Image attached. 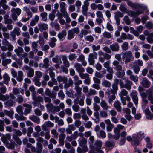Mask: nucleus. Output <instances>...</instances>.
Here are the masks:
<instances>
[{"mask_svg":"<svg viewBox=\"0 0 153 153\" xmlns=\"http://www.w3.org/2000/svg\"><path fill=\"white\" fill-rule=\"evenodd\" d=\"M79 76L80 78L83 79H86L89 76V75L87 73H82V72L79 73Z\"/></svg>","mask_w":153,"mask_h":153,"instance_id":"55","label":"nucleus"},{"mask_svg":"<svg viewBox=\"0 0 153 153\" xmlns=\"http://www.w3.org/2000/svg\"><path fill=\"white\" fill-rule=\"evenodd\" d=\"M67 35V32L66 30H63L58 34L57 36L61 40H63Z\"/></svg>","mask_w":153,"mask_h":153,"instance_id":"15","label":"nucleus"},{"mask_svg":"<svg viewBox=\"0 0 153 153\" xmlns=\"http://www.w3.org/2000/svg\"><path fill=\"white\" fill-rule=\"evenodd\" d=\"M97 54L95 52L93 53H90L89 55V57L94 59H97Z\"/></svg>","mask_w":153,"mask_h":153,"instance_id":"63","label":"nucleus"},{"mask_svg":"<svg viewBox=\"0 0 153 153\" xmlns=\"http://www.w3.org/2000/svg\"><path fill=\"white\" fill-rule=\"evenodd\" d=\"M2 44L5 46H6L8 49L10 50H12L13 49V47L6 39L3 40Z\"/></svg>","mask_w":153,"mask_h":153,"instance_id":"21","label":"nucleus"},{"mask_svg":"<svg viewBox=\"0 0 153 153\" xmlns=\"http://www.w3.org/2000/svg\"><path fill=\"white\" fill-rule=\"evenodd\" d=\"M22 70H26L28 71L27 73V76L29 77H32L34 74V71L32 68L29 67L28 66L26 65L22 68Z\"/></svg>","mask_w":153,"mask_h":153,"instance_id":"9","label":"nucleus"},{"mask_svg":"<svg viewBox=\"0 0 153 153\" xmlns=\"http://www.w3.org/2000/svg\"><path fill=\"white\" fill-rule=\"evenodd\" d=\"M11 12L15 14H16L17 16H19L21 12V10L19 8H12L11 10Z\"/></svg>","mask_w":153,"mask_h":153,"instance_id":"36","label":"nucleus"},{"mask_svg":"<svg viewBox=\"0 0 153 153\" xmlns=\"http://www.w3.org/2000/svg\"><path fill=\"white\" fill-rule=\"evenodd\" d=\"M23 72L21 71H19L18 72V75L16 77V79L18 82H21L23 80Z\"/></svg>","mask_w":153,"mask_h":153,"instance_id":"28","label":"nucleus"},{"mask_svg":"<svg viewBox=\"0 0 153 153\" xmlns=\"http://www.w3.org/2000/svg\"><path fill=\"white\" fill-rule=\"evenodd\" d=\"M4 123L2 120L0 119V131L3 132L4 130Z\"/></svg>","mask_w":153,"mask_h":153,"instance_id":"58","label":"nucleus"},{"mask_svg":"<svg viewBox=\"0 0 153 153\" xmlns=\"http://www.w3.org/2000/svg\"><path fill=\"white\" fill-rule=\"evenodd\" d=\"M10 142H7L4 143L7 147L9 149L13 150L14 149L16 143L13 140H10Z\"/></svg>","mask_w":153,"mask_h":153,"instance_id":"12","label":"nucleus"},{"mask_svg":"<svg viewBox=\"0 0 153 153\" xmlns=\"http://www.w3.org/2000/svg\"><path fill=\"white\" fill-rule=\"evenodd\" d=\"M19 36L20 34V29L18 27L15 28L13 31L11 32V35L13 37L15 36V34Z\"/></svg>","mask_w":153,"mask_h":153,"instance_id":"33","label":"nucleus"},{"mask_svg":"<svg viewBox=\"0 0 153 153\" xmlns=\"http://www.w3.org/2000/svg\"><path fill=\"white\" fill-rule=\"evenodd\" d=\"M87 142V139L85 138H83L79 143V145L81 147L87 146L85 145Z\"/></svg>","mask_w":153,"mask_h":153,"instance_id":"38","label":"nucleus"},{"mask_svg":"<svg viewBox=\"0 0 153 153\" xmlns=\"http://www.w3.org/2000/svg\"><path fill=\"white\" fill-rule=\"evenodd\" d=\"M51 25L52 27H54L56 30H58L60 29L59 25L57 23L52 22L51 24Z\"/></svg>","mask_w":153,"mask_h":153,"instance_id":"52","label":"nucleus"},{"mask_svg":"<svg viewBox=\"0 0 153 153\" xmlns=\"http://www.w3.org/2000/svg\"><path fill=\"white\" fill-rule=\"evenodd\" d=\"M141 84L143 87L148 88L149 86L150 82L146 79L144 78L141 82Z\"/></svg>","mask_w":153,"mask_h":153,"instance_id":"37","label":"nucleus"},{"mask_svg":"<svg viewBox=\"0 0 153 153\" xmlns=\"http://www.w3.org/2000/svg\"><path fill=\"white\" fill-rule=\"evenodd\" d=\"M74 36V34L70 30H69L68 31V34L67 36L68 39L69 40H71L73 39Z\"/></svg>","mask_w":153,"mask_h":153,"instance_id":"47","label":"nucleus"},{"mask_svg":"<svg viewBox=\"0 0 153 153\" xmlns=\"http://www.w3.org/2000/svg\"><path fill=\"white\" fill-rule=\"evenodd\" d=\"M46 106L48 109L54 114L60 111V108L58 106H54L52 104H48L46 105Z\"/></svg>","mask_w":153,"mask_h":153,"instance_id":"4","label":"nucleus"},{"mask_svg":"<svg viewBox=\"0 0 153 153\" xmlns=\"http://www.w3.org/2000/svg\"><path fill=\"white\" fill-rule=\"evenodd\" d=\"M94 115L95 117V119H93L95 122L97 123H98L100 121L99 114L98 112H95L94 113Z\"/></svg>","mask_w":153,"mask_h":153,"instance_id":"39","label":"nucleus"},{"mask_svg":"<svg viewBox=\"0 0 153 153\" xmlns=\"http://www.w3.org/2000/svg\"><path fill=\"white\" fill-rule=\"evenodd\" d=\"M132 53L131 51H127L122 54V59L125 63L129 62L132 58Z\"/></svg>","mask_w":153,"mask_h":153,"instance_id":"3","label":"nucleus"},{"mask_svg":"<svg viewBox=\"0 0 153 153\" xmlns=\"http://www.w3.org/2000/svg\"><path fill=\"white\" fill-rule=\"evenodd\" d=\"M74 67L76 68V70L79 73L84 72L85 71L84 69L82 67V65L78 63L75 64Z\"/></svg>","mask_w":153,"mask_h":153,"instance_id":"16","label":"nucleus"},{"mask_svg":"<svg viewBox=\"0 0 153 153\" xmlns=\"http://www.w3.org/2000/svg\"><path fill=\"white\" fill-rule=\"evenodd\" d=\"M97 135L98 137L102 138H104L106 137V134L103 130H100L99 133H97Z\"/></svg>","mask_w":153,"mask_h":153,"instance_id":"48","label":"nucleus"},{"mask_svg":"<svg viewBox=\"0 0 153 153\" xmlns=\"http://www.w3.org/2000/svg\"><path fill=\"white\" fill-rule=\"evenodd\" d=\"M101 106L106 110H107L110 108V106L107 105V103L105 101H102L100 103Z\"/></svg>","mask_w":153,"mask_h":153,"instance_id":"40","label":"nucleus"},{"mask_svg":"<svg viewBox=\"0 0 153 153\" xmlns=\"http://www.w3.org/2000/svg\"><path fill=\"white\" fill-rule=\"evenodd\" d=\"M10 139L11 136L9 134H7L5 135L3 134L1 137V140L4 143L7 142L8 140L10 141Z\"/></svg>","mask_w":153,"mask_h":153,"instance_id":"18","label":"nucleus"},{"mask_svg":"<svg viewBox=\"0 0 153 153\" xmlns=\"http://www.w3.org/2000/svg\"><path fill=\"white\" fill-rule=\"evenodd\" d=\"M13 94L14 95L18 94L20 93H21V95H23L24 94V90L20 88L19 89L14 88H13Z\"/></svg>","mask_w":153,"mask_h":153,"instance_id":"23","label":"nucleus"},{"mask_svg":"<svg viewBox=\"0 0 153 153\" xmlns=\"http://www.w3.org/2000/svg\"><path fill=\"white\" fill-rule=\"evenodd\" d=\"M121 37L123 40L128 39L132 40L133 39L134 36L130 34H126L125 33H122L121 34Z\"/></svg>","mask_w":153,"mask_h":153,"instance_id":"14","label":"nucleus"},{"mask_svg":"<svg viewBox=\"0 0 153 153\" xmlns=\"http://www.w3.org/2000/svg\"><path fill=\"white\" fill-rule=\"evenodd\" d=\"M33 99L35 102H33V104H34L35 106L36 105V102H39L41 101H42L43 100L42 97L40 96H33Z\"/></svg>","mask_w":153,"mask_h":153,"instance_id":"32","label":"nucleus"},{"mask_svg":"<svg viewBox=\"0 0 153 153\" xmlns=\"http://www.w3.org/2000/svg\"><path fill=\"white\" fill-rule=\"evenodd\" d=\"M94 149L96 151H98L99 149H101L102 145V142L100 140H97L95 141L94 144Z\"/></svg>","mask_w":153,"mask_h":153,"instance_id":"24","label":"nucleus"},{"mask_svg":"<svg viewBox=\"0 0 153 153\" xmlns=\"http://www.w3.org/2000/svg\"><path fill=\"white\" fill-rule=\"evenodd\" d=\"M37 152L39 153H41L43 148L42 145L39 142L36 143Z\"/></svg>","mask_w":153,"mask_h":153,"instance_id":"42","label":"nucleus"},{"mask_svg":"<svg viewBox=\"0 0 153 153\" xmlns=\"http://www.w3.org/2000/svg\"><path fill=\"white\" fill-rule=\"evenodd\" d=\"M126 83L124 85V87L127 89L130 90L131 88V86L132 85V82L129 80H127L126 81Z\"/></svg>","mask_w":153,"mask_h":153,"instance_id":"46","label":"nucleus"},{"mask_svg":"<svg viewBox=\"0 0 153 153\" xmlns=\"http://www.w3.org/2000/svg\"><path fill=\"white\" fill-rule=\"evenodd\" d=\"M52 61L53 62L57 64L55 65L56 68H59V65L62 63L60 56H57L53 58Z\"/></svg>","mask_w":153,"mask_h":153,"instance_id":"10","label":"nucleus"},{"mask_svg":"<svg viewBox=\"0 0 153 153\" xmlns=\"http://www.w3.org/2000/svg\"><path fill=\"white\" fill-rule=\"evenodd\" d=\"M115 69L118 71L117 73V75L118 77L122 78L125 74V72L123 70H122V67L120 65H118L115 67Z\"/></svg>","mask_w":153,"mask_h":153,"instance_id":"6","label":"nucleus"},{"mask_svg":"<svg viewBox=\"0 0 153 153\" xmlns=\"http://www.w3.org/2000/svg\"><path fill=\"white\" fill-rule=\"evenodd\" d=\"M121 100L122 103L124 105H125L126 104V100L128 101H129L130 100V98L129 96H121Z\"/></svg>","mask_w":153,"mask_h":153,"instance_id":"35","label":"nucleus"},{"mask_svg":"<svg viewBox=\"0 0 153 153\" xmlns=\"http://www.w3.org/2000/svg\"><path fill=\"white\" fill-rule=\"evenodd\" d=\"M38 27L39 30L41 32H42L43 30H45L48 28V25L45 23L39 24Z\"/></svg>","mask_w":153,"mask_h":153,"instance_id":"17","label":"nucleus"},{"mask_svg":"<svg viewBox=\"0 0 153 153\" xmlns=\"http://www.w3.org/2000/svg\"><path fill=\"white\" fill-rule=\"evenodd\" d=\"M11 60L10 59H2V64L4 66H5L7 64L10 63Z\"/></svg>","mask_w":153,"mask_h":153,"instance_id":"45","label":"nucleus"},{"mask_svg":"<svg viewBox=\"0 0 153 153\" xmlns=\"http://www.w3.org/2000/svg\"><path fill=\"white\" fill-rule=\"evenodd\" d=\"M102 84L103 86L107 87H109L111 85V84L110 82L106 80H104L102 82Z\"/></svg>","mask_w":153,"mask_h":153,"instance_id":"54","label":"nucleus"},{"mask_svg":"<svg viewBox=\"0 0 153 153\" xmlns=\"http://www.w3.org/2000/svg\"><path fill=\"white\" fill-rule=\"evenodd\" d=\"M128 44L127 42H124L121 45V48L123 50H126L128 48Z\"/></svg>","mask_w":153,"mask_h":153,"instance_id":"53","label":"nucleus"},{"mask_svg":"<svg viewBox=\"0 0 153 153\" xmlns=\"http://www.w3.org/2000/svg\"><path fill=\"white\" fill-rule=\"evenodd\" d=\"M123 20L126 25H129L130 24V21L128 16H125L123 19Z\"/></svg>","mask_w":153,"mask_h":153,"instance_id":"64","label":"nucleus"},{"mask_svg":"<svg viewBox=\"0 0 153 153\" xmlns=\"http://www.w3.org/2000/svg\"><path fill=\"white\" fill-rule=\"evenodd\" d=\"M115 14V18H119V17H122L123 16V14L119 11L115 12L114 13Z\"/></svg>","mask_w":153,"mask_h":153,"instance_id":"59","label":"nucleus"},{"mask_svg":"<svg viewBox=\"0 0 153 153\" xmlns=\"http://www.w3.org/2000/svg\"><path fill=\"white\" fill-rule=\"evenodd\" d=\"M14 51L18 56H19L23 52V48L21 47H18L17 49H15Z\"/></svg>","mask_w":153,"mask_h":153,"instance_id":"44","label":"nucleus"},{"mask_svg":"<svg viewBox=\"0 0 153 153\" xmlns=\"http://www.w3.org/2000/svg\"><path fill=\"white\" fill-rule=\"evenodd\" d=\"M57 41V39L56 38L52 37L50 40L49 44L51 47L53 48L55 47L56 45L55 42Z\"/></svg>","mask_w":153,"mask_h":153,"instance_id":"34","label":"nucleus"},{"mask_svg":"<svg viewBox=\"0 0 153 153\" xmlns=\"http://www.w3.org/2000/svg\"><path fill=\"white\" fill-rule=\"evenodd\" d=\"M127 4L128 6L131 7L134 9L136 8L137 6L144 9L147 8V6L144 4H135L129 1H127Z\"/></svg>","mask_w":153,"mask_h":153,"instance_id":"5","label":"nucleus"},{"mask_svg":"<svg viewBox=\"0 0 153 153\" xmlns=\"http://www.w3.org/2000/svg\"><path fill=\"white\" fill-rule=\"evenodd\" d=\"M59 6L61 12L63 13L67 12L66 11L67 4L63 2H59Z\"/></svg>","mask_w":153,"mask_h":153,"instance_id":"13","label":"nucleus"},{"mask_svg":"<svg viewBox=\"0 0 153 153\" xmlns=\"http://www.w3.org/2000/svg\"><path fill=\"white\" fill-rule=\"evenodd\" d=\"M4 83L6 84H8L10 81V77L7 73H5L3 75Z\"/></svg>","mask_w":153,"mask_h":153,"instance_id":"27","label":"nucleus"},{"mask_svg":"<svg viewBox=\"0 0 153 153\" xmlns=\"http://www.w3.org/2000/svg\"><path fill=\"white\" fill-rule=\"evenodd\" d=\"M132 137L134 145L137 146L140 144L139 141H141L144 137V134L143 133L140 132L133 135Z\"/></svg>","mask_w":153,"mask_h":153,"instance_id":"2","label":"nucleus"},{"mask_svg":"<svg viewBox=\"0 0 153 153\" xmlns=\"http://www.w3.org/2000/svg\"><path fill=\"white\" fill-rule=\"evenodd\" d=\"M40 16L42 18V19L44 21L47 20V14L45 12H43L41 13Z\"/></svg>","mask_w":153,"mask_h":153,"instance_id":"57","label":"nucleus"},{"mask_svg":"<svg viewBox=\"0 0 153 153\" xmlns=\"http://www.w3.org/2000/svg\"><path fill=\"white\" fill-rule=\"evenodd\" d=\"M13 131H15V133L13 135H15L16 136H20L22 135V133L20 130H16V129H14Z\"/></svg>","mask_w":153,"mask_h":153,"instance_id":"62","label":"nucleus"},{"mask_svg":"<svg viewBox=\"0 0 153 153\" xmlns=\"http://www.w3.org/2000/svg\"><path fill=\"white\" fill-rule=\"evenodd\" d=\"M120 10L123 13H127L129 16H130L132 17H135L137 15L142 14L143 13V11H138L137 12H133L131 11H128L124 6L123 4H121L119 7Z\"/></svg>","mask_w":153,"mask_h":153,"instance_id":"1","label":"nucleus"},{"mask_svg":"<svg viewBox=\"0 0 153 153\" xmlns=\"http://www.w3.org/2000/svg\"><path fill=\"white\" fill-rule=\"evenodd\" d=\"M148 42L151 43L153 42V33L149 34L147 38Z\"/></svg>","mask_w":153,"mask_h":153,"instance_id":"49","label":"nucleus"},{"mask_svg":"<svg viewBox=\"0 0 153 153\" xmlns=\"http://www.w3.org/2000/svg\"><path fill=\"white\" fill-rule=\"evenodd\" d=\"M121 103L118 101H115L114 104V106L118 112H120L122 110Z\"/></svg>","mask_w":153,"mask_h":153,"instance_id":"20","label":"nucleus"},{"mask_svg":"<svg viewBox=\"0 0 153 153\" xmlns=\"http://www.w3.org/2000/svg\"><path fill=\"white\" fill-rule=\"evenodd\" d=\"M92 125V123L90 121H88L84 123L85 127L87 128H90Z\"/></svg>","mask_w":153,"mask_h":153,"instance_id":"61","label":"nucleus"},{"mask_svg":"<svg viewBox=\"0 0 153 153\" xmlns=\"http://www.w3.org/2000/svg\"><path fill=\"white\" fill-rule=\"evenodd\" d=\"M106 149H112L114 146V143L110 141H107L105 143Z\"/></svg>","mask_w":153,"mask_h":153,"instance_id":"31","label":"nucleus"},{"mask_svg":"<svg viewBox=\"0 0 153 153\" xmlns=\"http://www.w3.org/2000/svg\"><path fill=\"white\" fill-rule=\"evenodd\" d=\"M84 4L82 6V13L85 16H86L88 10V7L89 5V2L87 0H85L83 2Z\"/></svg>","mask_w":153,"mask_h":153,"instance_id":"7","label":"nucleus"},{"mask_svg":"<svg viewBox=\"0 0 153 153\" xmlns=\"http://www.w3.org/2000/svg\"><path fill=\"white\" fill-rule=\"evenodd\" d=\"M100 115L101 117L103 118H106L108 116L107 111L103 110L100 111Z\"/></svg>","mask_w":153,"mask_h":153,"instance_id":"56","label":"nucleus"},{"mask_svg":"<svg viewBox=\"0 0 153 153\" xmlns=\"http://www.w3.org/2000/svg\"><path fill=\"white\" fill-rule=\"evenodd\" d=\"M54 124L50 121H48L45 122L42 126V129L44 131H45L47 127H52L53 126Z\"/></svg>","mask_w":153,"mask_h":153,"instance_id":"11","label":"nucleus"},{"mask_svg":"<svg viewBox=\"0 0 153 153\" xmlns=\"http://www.w3.org/2000/svg\"><path fill=\"white\" fill-rule=\"evenodd\" d=\"M4 112L5 115L9 116L11 119H13L14 112L12 110L8 111L6 110H4Z\"/></svg>","mask_w":153,"mask_h":153,"instance_id":"29","label":"nucleus"},{"mask_svg":"<svg viewBox=\"0 0 153 153\" xmlns=\"http://www.w3.org/2000/svg\"><path fill=\"white\" fill-rule=\"evenodd\" d=\"M13 139L19 145H20L22 144V141L17 136L15 135H12Z\"/></svg>","mask_w":153,"mask_h":153,"instance_id":"43","label":"nucleus"},{"mask_svg":"<svg viewBox=\"0 0 153 153\" xmlns=\"http://www.w3.org/2000/svg\"><path fill=\"white\" fill-rule=\"evenodd\" d=\"M53 70H54V68L53 67H51L48 68L47 70L48 71H49V74L51 78L55 77V73L52 71Z\"/></svg>","mask_w":153,"mask_h":153,"instance_id":"41","label":"nucleus"},{"mask_svg":"<svg viewBox=\"0 0 153 153\" xmlns=\"http://www.w3.org/2000/svg\"><path fill=\"white\" fill-rule=\"evenodd\" d=\"M82 148L78 147L77 149V152L78 153H85L88 151V149L87 146L82 147Z\"/></svg>","mask_w":153,"mask_h":153,"instance_id":"26","label":"nucleus"},{"mask_svg":"<svg viewBox=\"0 0 153 153\" xmlns=\"http://www.w3.org/2000/svg\"><path fill=\"white\" fill-rule=\"evenodd\" d=\"M56 79L59 83L62 82L64 83L68 82V79L67 77L65 76H59L57 77Z\"/></svg>","mask_w":153,"mask_h":153,"instance_id":"22","label":"nucleus"},{"mask_svg":"<svg viewBox=\"0 0 153 153\" xmlns=\"http://www.w3.org/2000/svg\"><path fill=\"white\" fill-rule=\"evenodd\" d=\"M29 118L33 122L38 123L40 121V119L37 116L35 115H30Z\"/></svg>","mask_w":153,"mask_h":153,"instance_id":"25","label":"nucleus"},{"mask_svg":"<svg viewBox=\"0 0 153 153\" xmlns=\"http://www.w3.org/2000/svg\"><path fill=\"white\" fill-rule=\"evenodd\" d=\"M51 134L53 136L54 138L56 139L58 137V134L56 130L54 129H52L51 131Z\"/></svg>","mask_w":153,"mask_h":153,"instance_id":"50","label":"nucleus"},{"mask_svg":"<svg viewBox=\"0 0 153 153\" xmlns=\"http://www.w3.org/2000/svg\"><path fill=\"white\" fill-rule=\"evenodd\" d=\"M113 89L111 91H110L108 93L106 92V94L108 95H111V96H114L117 94V91L118 90V86L116 84H113L112 85Z\"/></svg>","mask_w":153,"mask_h":153,"instance_id":"8","label":"nucleus"},{"mask_svg":"<svg viewBox=\"0 0 153 153\" xmlns=\"http://www.w3.org/2000/svg\"><path fill=\"white\" fill-rule=\"evenodd\" d=\"M125 128V127L120 124H118L116 127H115L114 130V131L115 133H119L120 130H123Z\"/></svg>","mask_w":153,"mask_h":153,"instance_id":"19","label":"nucleus"},{"mask_svg":"<svg viewBox=\"0 0 153 153\" xmlns=\"http://www.w3.org/2000/svg\"><path fill=\"white\" fill-rule=\"evenodd\" d=\"M16 111L19 115H23V114L22 107L20 105H19L17 107Z\"/></svg>","mask_w":153,"mask_h":153,"instance_id":"51","label":"nucleus"},{"mask_svg":"<svg viewBox=\"0 0 153 153\" xmlns=\"http://www.w3.org/2000/svg\"><path fill=\"white\" fill-rule=\"evenodd\" d=\"M103 36L108 39L111 38L112 37L111 34L108 32L105 31L103 33Z\"/></svg>","mask_w":153,"mask_h":153,"instance_id":"60","label":"nucleus"},{"mask_svg":"<svg viewBox=\"0 0 153 153\" xmlns=\"http://www.w3.org/2000/svg\"><path fill=\"white\" fill-rule=\"evenodd\" d=\"M111 49L114 51H117L119 50V46L118 43H114L110 46Z\"/></svg>","mask_w":153,"mask_h":153,"instance_id":"30","label":"nucleus"}]
</instances>
